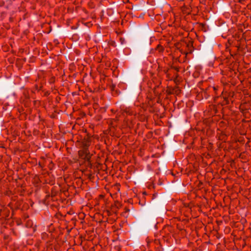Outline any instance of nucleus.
<instances>
[{"label": "nucleus", "instance_id": "obj_1", "mask_svg": "<svg viewBox=\"0 0 251 251\" xmlns=\"http://www.w3.org/2000/svg\"><path fill=\"white\" fill-rule=\"evenodd\" d=\"M79 157L91 164V158L92 154L90 153L89 149H81L78 151Z\"/></svg>", "mask_w": 251, "mask_h": 251}, {"label": "nucleus", "instance_id": "obj_2", "mask_svg": "<svg viewBox=\"0 0 251 251\" xmlns=\"http://www.w3.org/2000/svg\"><path fill=\"white\" fill-rule=\"evenodd\" d=\"M91 142V137L88 135L84 136L81 141L80 145L81 149H88Z\"/></svg>", "mask_w": 251, "mask_h": 251}, {"label": "nucleus", "instance_id": "obj_3", "mask_svg": "<svg viewBox=\"0 0 251 251\" xmlns=\"http://www.w3.org/2000/svg\"><path fill=\"white\" fill-rule=\"evenodd\" d=\"M21 97L20 100L21 102L29 99V91L27 89L22 87L20 92Z\"/></svg>", "mask_w": 251, "mask_h": 251}, {"label": "nucleus", "instance_id": "obj_4", "mask_svg": "<svg viewBox=\"0 0 251 251\" xmlns=\"http://www.w3.org/2000/svg\"><path fill=\"white\" fill-rule=\"evenodd\" d=\"M215 90L214 87L210 86L206 88L204 90H203L201 93V95L205 99H208L210 96L213 97V94H212V91Z\"/></svg>", "mask_w": 251, "mask_h": 251}, {"label": "nucleus", "instance_id": "obj_5", "mask_svg": "<svg viewBox=\"0 0 251 251\" xmlns=\"http://www.w3.org/2000/svg\"><path fill=\"white\" fill-rule=\"evenodd\" d=\"M25 186L23 183L18 182L17 179V193H19L20 196L24 195L25 192Z\"/></svg>", "mask_w": 251, "mask_h": 251}, {"label": "nucleus", "instance_id": "obj_6", "mask_svg": "<svg viewBox=\"0 0 251 251\" xmlns=\"http://www.w3.org/2000/svg\"><path fill=\"white\" fill-rule=\"evenodd\" d=\"M212 87H214L215 88V90L212 91V94H213V97L214 98V102H216V100L217 99L219 98V96H218L219 95L218 93V86H212Z\"/></svg>", "mask_w": 251, "mask_h": 251}, {"label": "nucleus", "instance_id": "obj_7", "mask_svg": "<svg viewBox=\"0 0 251 251\" xmlns=\"http://www.w3.org/2000/svg\"><path fill=\"white\" fill-rule=\"evenodd\" d=\"M209 108L211 110L210 115H213L217 113V107L215 105H209Z\"/></svg>", "mask_w": 251, "mask_h": 251}, {"label": "nucleus", "instance_id": "obj_8", "mask_svg": "<svg viewBox=\"0 0 251 251\" xmlns=\"http://www.w3.org/2000/svg\"><path fill=\"white\" fill-rule=\"evenodd\" d=\"M123 112L126 113V114L129 115H132L134 114L133 111L129 107H126L123 109Z\"/></svg>", "mask_w": 251, "mask_h": 251}, {"label": "nucleus", "instance_id": "obj_9", "mask_svg": "<svg viewBox=\"0 0 251 251\" xmlns=\"http://www.w3.org/2000/svg\"><path fill=\"white\" fill-rule=\"evenodd\" d=\"M161 84V81H158V84L156 85L153 88L154 93L155 95H157L159 94V92L158 91V89L159 88V85Z\"/></svg>", "mask_w": 251, "mask_h": 251}, {"label": "nucleus", "instance_id": "obj_10", "mask_svg": "<svg viewBox=\"0 0 251 251\" xmlns=\"http://www.w3.org/2000/svg\"><path fill=\"white\" fill-rule=\"evenodd\" d=\"M229 103V100L228 98L225 97L224 98L223 100L221 102V105L222 106L223 105H226L228 104Z\"/></svg>", "mask_w": 251, "mask_h": 251}, {"label": "nucleus", "instance_id": "obj_11", "mask_svg": "<svg viewBox=\"0 0 251 251\" xmlns=\"http://www.w3.org/2000/svg\"><path fill=\"white\" fill-rule=\"evenodd\" d=\"M155 50H158L159 52H161L164 51V48L162 46L159 44L157 46Z\"/></svg>", "mask_w": 251, "mask_h": 251}, {"label": "nucleus", "instance_id": "obj_12", "mask_svg": "<svg viewBox=\"0 0 251 251\" xmlns=\"http://www.w3.org/2000/svg\"><path fill=\"white\" fill-rule=\"evenodd\" d=\"M25 226L27 227H31L33 226V223L31 221L27 220L26 222Z\"/></svg>", "mask_w": 251, "mask_h": 251}, {"label": "nucleus", "instance_id": "obj_13", "mask_svg": "<svg viewBox=\"0 0 251 251\" xmlns=\"http://www.w3.org/2000/svg\"><path fill=\"white\" fill-rule=\"evenodd\" d=\"M171 69H173L175 70H176L177 72H179V68L177 67V66H171Z\"/></svg>", "mask_w": 251, "mask_h": 251}, {"label": "nucleus", "instance_id": "obj_14", "mask_svg": "<svg viewBox=\"0 0 251 251\" xmlns=\"http://www.w3.org/2000/svg\"><path fill=\"white\" fill-rule=\"evenodd\" d=\"M56 195V192H54L53 190L52 189L51 190V197L52 198V197L55 196Z\"/></svg>", "mask_w": 251, "mask_h": 251}, {"label": "nucleus", "instance_id": "obj_15", "mask_svg": "<svg viewBox=\"0 0 251 251\" xmlns=\"http://www.w3.org/2000/svg\"><path fill=\"white\" fill-rule=\"evenodd\" d=\"M164 73L166 75H168V73H169V69H165L164 70Z\"/></svg>", "mask_w": 251, "mask_h": 251}, {"label": "nucleus", "instance_id": "obj_16", "mask_svg": "<svg viewBox=\"0 0 251 251\" xmlns=\"http://www.w3.org/2000/svg\"><path fill=\"white\" fill-rule=\"evenodd\" d=\"M247 7L248 9H250L251 10V4H248L247 5Z\"/></svg>", "mask_w": 251, "mask_h": 251}, {"label": "nucleus", "instance_id": "obj_17", "mask_svg": "<svg viewBox=\"0 0 251 251\" xmlns=\"http://www.w3.org/2000/svg\"><path fill=\"white\" fill-rule=\"evenodd\" d=\"M245 0H239V2L241 3H243Z\"/></svg>", "mask_w": 251, "mask_h": 251}, {"label": "nucleus", "instance_id": "obj_18", "mask_svg": "<svg viewBox=\"0 0 251 251\" xmlns=\"http://www.w3.org/2000/svg\"><path fill=\"white\" fill-rule=\"evenodd\" d=\"M50 197V195H46V198H45V199H46V200H48V198H49Z\"/></svg>", "mask_w": 251, "mask_h": 251}, {"label": "nucleus", "instance_id": "obj_19", "mask_svg": "<svg viewBox=\"0 0 251 251\" xmlns=\"http://www.w3.org/2000/svg\"><path fill=\"white\" fill-rule=\"evenodd\" d=\"M226 50H229V51H230V50L228 49V45H227V43H226Z\"/></svg>", "mask_w": 251, "mask_h": 251}, {"label": "nucleus", "instance_id": "obj_20", "mask_svg": "<svg viewBox=\"0 0 251 251\" xmlns=\"http://www.w3.org/2000/svg\"><path fill=\"white\" fill-rule=\"evenodd\" d=\"M167 78H168V79H171V77H170V74H169V73H168V75H167Z\"/></svg>", "mask_w": 251, "mask_h": 251}, {"label": "nucleus", "instance_id": "obj_21", "mask_svg": "<svg viewBox=\"0 0 251 251\" xmlns=\"http://www.w3.org/2000/svg\"><path fill=\"white\" fill-rule=\"evenodd\" d=\"M228 44L230 45L231 44L230 42V41L228 40Z\"/></svg>", "mask_w": 251, "mask_h": 251}, {"label": "nucleus", "instance_id": "obj_22", "mask_svg": "<svg viewBox=\"0 0 251 251\" xmlns=\"http://www.w3.org/2000/svg\"><path fill=\"white\" fill-rule=\"evenodd\" d=\"M111 112H113V113H114V110L113 109H112L111 110Z\"/></svg>", "mask_w": 251, "mask_h": 251}, {"label": "nucleus", "instance_id": "obj_23", "mask_svg": "<svg viewBox=\"0 0 251 251\" xmlns=\"http://www.w3.org/2000/svg\"><path fill=\"white\" fill-rule=\"evenodd\" d=\"M46 96H47L48 95H49V94L48 93H46L45 94Z\"/></svg>", "mask_w": 251, "mask_h": 251}, {"label": "nucleus", "instance_id": "obj_24", "mask_svg": "<svg viewBox=\"0 0 251 251\" xmlns=\"http://www.w3.org/2000/svg\"><path fill=\"white\" fill-rule=\"evenodd\" d=\"M19 180H20V181H22V180H21V178H19Z\"/></svg>", "mask_w": 251, "mask_h": 251}]
</instances>
